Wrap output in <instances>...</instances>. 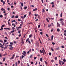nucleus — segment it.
I'll return each instance as SVG.
<instances>
[{"label":"nucleus","instance_id":"obj_1","mask_svg":"<svg viewBox=\"0 0 66 66\" xmlns=\"http://www.w3.org/2000/svg\"><path fill=\"white\" fill-rule=\"evenodd\" d=\"M60 21H61V24L62 26H64V23L63 22L62 20H64V19H61L59 20Z\"/></svg>","mask_w":66,"mask_h":66},{"label":"nucleus","instance_id":"obj_2","mask_svg":"<svg viewBox=\"0 0 66 66\" xmlns=\"http://www.w3.org/2000/svg\"><path fill=\"white\" fill-rule=\"evenodd\" d=\"M15 55L14 54H13V55L12 56V57H11L10 58V60H13V59H14V57H15Z\"/></svg>","mask_w":66,"mask_h":66},{"label":"nucleus","instance_id":"obj_3","mask_svg":"<svg viewBox=\"0 0 66 66\" xmlns=\"http://www.w3.org/2000/svg\"><path fill=\"white\" fill-rule=\"evenodd\" d=\"M4 30H10V29L9 28H4Z\"/></svg>","mask_w":66,"mask_h":66},{"label":"nucleus","instance_id":"obj_4","mask_svg":"<svg viewBox=\"0 0 66 66\" xmlns=\"http://www.w3.org/2000/svg\"><path fill=\"white\" fill-rule=\"evenodd\" d=\"M57 27H60V24L59 22L57 23Z\"/></svg>","mask_w":66,"mask_h":66},{"label":"nucleus","instance_id":"obj_5","mask_svg":"<svg viewBox=\"0 0 66 66\" xmlns=\"http://www.w3.org/2000/svg\"><path fill=\"white\" fill-rule=\"evenodd\" d=\"M59 63L60 65H61V64L62 63V61H61L60 60H59Z\"/></svg>","mask_w":66,"mask_h":66},{"label":"nucleus","instance_id":"obj_6","mask_svg":"<svg viewBox=\"0 0 66 66\" xmlns=\"http://www.w3.org/2000/svg\"><path fill=\"white\" fill-rule=\"evenodd\" d=\"M42 53L43 52H45V53H46V52H45V50H44V49H43V50H42Z\"/></svg>","mask_w":66,"mask_h":66},{"label":"nucleus","instance_id":"obj_7","mask_svg":"<svg viewBox=\"0 0 66 66\" xmlns=\"http://www.w3.org/2000/svg\"><path fill=\"white\" fill-rule=\"evenodd\" d=\"M8 47V45H7L4 48V50L5 49H6L7 48V47Z\"/></svg>","mask_w":66,"mask_h":66},{"label":"nucleus","instance_id":"obj_8","mask_svg":"<svg viewBox=\"0 0 66 66\" xmlns=\"http://www.w3.org/2000/svg\"><path fill=\"white\" fill-rule=\"evenodd\" d=\"M53 35H52L51 36V40H53Z\"/></svg>","mask_w":66,"mask_h":66},{"label":"nucleus","instance_id":"obj_9","mask_svg":"<svg viewBox=\"0 0 66 66\" xmlns=\"http://www.w3.org/2000/svg\"><path fill=\"white\" fill-rule=\"evenodd\" d=\"M36 10H37V8H35L33 9V11H35Z\"/></svg>","mask_w":66,"mask_h":66},{"label":"nucleus","instance_id":"obj_10","mask_svg":"<svg viewBox=\"0 0 66 66\" xmlns=\"http://www.w3.org/2000/svg\"><path fill=\"white\" fill-rule=\"evenodd\" d=\"M9 49H10V50H13V48L11 47L9 48Z\"/></svg>","mask_w":66,"mask_h":66},{"label":"nucleus","instance_id":"obj_11","mask_svg":"<svg viewBox=\"0 0 66 66\" xmlns=\"http://www.w3.org/2000/svg\"><path fill=\"white\" fill-rule=\"evenodd\" d=\"M1 11H5V9H3V8H1Z\"/></svg>","mask_w":66,"mask_h":66},{"label":"nucleus","instance_id":"obj_12","mask_svg":"<svg viewBox=\"0 0 66 66\" xmlns=\"http://www.w3.org/2000/svg\"><path fill=\"white\" fill-rule=\"evenodd\" d=\"M21 43L22 44H23V39H22V40Z\"/></svg>","mask_w":66,"mask_h":66},{"label":"nucleus","instance_id":"obj_13","mask_svg":"<svg viewBox=\"0 0 66 66\" xmlns=\"http://www.w3.org/2000/svg\"><path fill=\"white\" fill-rule=\"evenodd\" d=\"M40 60L41 62H42V61H43V59L42 58H40Z\"/></svg>","mask_w":66,"mask_h":66},{"label":"nucleus","instance_id":"obj_14","mask_svg":"<svg viewBox=\"0 0 66 66\" xmlns=\"http://www.w3.org/2000/svg\"><path fill=\"white\" fill-rule=\"evenodd\" d=\"M15 32V30H12L10 32V34H11L12 33H13Z\"/></svg>","mask_w":66,"mask_h":66},{"label":"nucleus","instance_id":"obj_15","mask_svg":"<svg viewBox=\"0 0 66 66\" xmlns=\"http://www.w3.org/2000/svg\"><path fill=\"white\" fill-rule=\"evenodd\" d=\"M45 64L46 66H48V63L46 61H45Z\"/></svg>","mask_w":66,"mask_h":66},{"label":"nucleus","instance_id":"obj_16","mask_svg":"<svg viewBox=\"0 0 66 66\" xmlns=\"http://www.w3.org/2000/svg\"><path fill=\"white\" fill-rule=\"evenodd\" d=\"M5 2H3V6H4V4H5Z\"/></svg>","mask_w":66,"mask_h":66},{"label":"nucleus","instance_id":"obj_17","mask_svg":"<svg viewBox=\"0 0 66 66\" xmlns=\"http://www.w3.org/2000/svg\"><path fill=\"white\" fill-rule=\"evenodd\" d=\"M8 24L9 26H11V24L9 22H8Z\"/></svg>","mask_w":66,"mask_h":66},{"label":"nucleus","instance_id":"obj_18","mask_svg":"<svg viewBox=\"0 0 66 66\" xmlns=\"http://www.w3.org/2000/svg\"><path fill=\"white\" fill-rule=\"evenodd\" d=\"M42 11L43 13L45 12V9H43Z\"/></svg>","mask_w":66,"mask_h":66},{"label":"nucleus","instance_id":"obj_19","mask_svg":"<svg viewBox=\"0 0 66 66\" xmlns=\"http://www.w3.org/2000/svg\"><path fill=\"white\" fill-rule=\"evenodd\" d=\"M46 19L47 22H49V20H48V19L47 18H46Z\"/></svg>","mask_w":66,"mask_h":66},{"label":"nucleus","instance_id":"obj_20","mask_svg":"<svg viewBox=\"0 0 66 66\" xmlns=\"http://www.w3.org/2000/svg\"><path fill=\"white\" fill-rule=\"evenodd\" d=\"M33 24V23L32 22H30L28 23V24Z\"/></svg>","mask_w":66,"mask_h":66},{"label":"nucleus","instance_id":"obj_21","mask_svg":"<svg viewBox=\"0 0 66 66\" xmlns=\"http://www.w3.org/2000/svg\"><path fill=\"white\" fill-rule=\"evenodd\" d=\"M10 44L11 45H13V42H10Z\"/></svg>","mask_w":66,"mask_h":66},{"label":"nucleus","instance_id":"obj_22","mask_svg":"<svg viewBox=\"0 0 66 66\" xmlns=\"http://www.w3.org/2000/svg\"><path fill=\"white\" fill-rule=\"evenodd\" d=\"M29 15H31V14H32V13H31V12L30 11L29 12Z\"/></svg>","mask_w":66,"mask_h":66},{"label":"nucleus","instance_id":"obj_23","mask_svg":"<svg viewBox=\"0 0 66 66\" xmlns=\"http://www.w3.org/2000/svg\"><path fill=\"white\" fill-rule=\"evenodd\" d=\"M52 7L53 8L54 7V4H53L52 5Z\"/></svg>","mask_w":66,"mask_h":66},{"label":"nucleus","instance_id":"obj_24","mask_svg":"<svg viewBox=\"0 0 66 66\" xmlns=\"http://www.w3.org/2000/svg\"><path fill=\"white\" fill-rule=\"evenodd\" d=\"M63 61L64 62H66V60L65 59H64L63 60Z\"/></svg>","mask_w":66,"mask_h":66},{"label":"nucleus","instance_id":"obj_25","mask_svg":"<svg viewBox=\"0 0 66 66\" xmlns=\"http://www.w3.org/2000/svg\"><path fill=\"white\" fill-rule=\"evenodd\" d=\"M3 28L2 27H1V29H0V31H2V30H3Z\"/></svg>","mask_w":66,"mask_h":66},{"label":"nucleus","instance_id":"obj_26","mask_svg":"<svg viewBox=\"0 0 66 66\" xmlns=\"http://www.w3.org/2000/svg\"><path fill=\"white\" fill-rule=\"evenodd\" d=\"M32 37V35H30L29 36V38H31Z\"/></svg>","mask_w":66,"mask_h":66},{"label":"nucleus","instance_id":"obj_27","mask_svg":"<svg viewBox=\"0 0 66 66\" xmlns=\"http://www.w3.org/2000/svg\"><path fill=\"white\" fill-rule=\"evenodd\" d=\"M29 38L27 39L26 41V42H27L28 41V40H29Z\"/></svg>","mask_w":66,"mask_h":66},{"label":"nucleus","instance_id":"obj_28","mask_svg":"<svg viewBox=\"0 0 66 66\" xmlns=\"http://www.w3.org/2000/svg\"><path fill=\"white\" fill-rule=\"evenodd\" d=\"M62 16H63V15H62V13H61L60 15V16L61 17H62Z\"/></svg>","mask_w":66,"mask_h":66},{"label":"nucleus","instance_id":"obj_29","mask_svg":"<svg viewBox=\"0 0 66 66\" xmlns=\"http://www.w3.org/2000/svg\"><path fill=\"white\" fill-rule=\"evenodd\" d=\"M46 35L47 37H49V35L47 34H46Z\"/></svg>","mask_w":66,"mask_h":66},{"label":"nucleus","instance_id":"obj_30","mask_svg":"<svg viewBox=\"0 0 66 66\" xmlns=\"http://www.w3.org/2000/svg\"><path fill=\"white\" fill-rule=\"evenodd\" d=\"M22 54L24 55V56H26V54H24V53H22Z\"/></svg>","mask_w":66,"mask_h":66},{"label":"nucleus","instance_id":"obj_31","mask_svg":"<svg viewBox=\"0 0 66 66\" xmlns=\"http://www.w3.org/2000/svg\"><path fill=\"white\" fill-rule=\"evenodd\" d=\"M5 58H4L3 59V61H5Z\"/></svg>","mask_w":66,"mask_h":66},{"label":"nucleus","instance_id":"obj_32","mask_svg":"<svg viewBox=\"0 0 66 66\" xmlns=\"http://www.w3.org/2000/svg\"><path fill=\"white\" fill-rule=\"evenodd\" d=\"M52 44L54 45H55V43L54 42H53L52 43Z\"/></svg>","mask_w":66,"mask_h":66},{"label":"nucleus","instance_id":"obj_33","mask_svg":"<svg viewBox=\"0 0 66 66\" xmlns=\"http://www.w3.org/2000/svg\"><path fill=\"white\" fill-rule=\"evenodd\" d=\"M15 65L16 66H17V62H16L15 63Z\"/></svg>","mask_w":66,"mask_h":66},{"label":"nucleus","instance_id":"obj_34","mask_svg":"<svg viewBox=\"0 0 66 66\" xmlns=\"http://www.w3.org/2000/svg\"><path fill=\"white\" fill-rule=\"evenodd\" d=\"M21 6L22 7L23 6V3H21Z\"/></svg>","mask_w":66,"mask_h":66},{"label":"nucleus","instance_id":"obj_35","mask_svg":"<svg viewBox=\"0 0 66 66\" xmlns=\"http://www.w3.org/2000/svg\"><path fill=\"white\" fill-rule=\"evenodd\" d=\"M51 19H52V20H53L54 19V18H50Z\"/></svg>","mask_w":66,"mask_h":66},{"label":"nucleus","instance_id":"obj_36","mask_svg":"<svg viewBox=\"0 0 66 66\" xmlns=\"http://www.w3.org/2000/svg\"><path fill=\"white\" fill-rule=\"evenodd\" d=\"M54 3L53 2H52L51 3V4H52V5H53V4H54Z\"/></svg>","mask_w":66,"mask_h":66},{"label":"nucleus","instance_id":"obj_37","mask_svg":"<svg viewBox=\"0 0 66 66\" xmlns=\"http://www.w3.org/2000/svg\"><path fill=\"white\" fill-rule=\"evenodd\" d=\"M27 16V15H24V16H23V17H24V18H25V17H26V16Z\"/></svg>","mask_w":66,"mask_h":66},{"label":"nucleus","instance_id":"obj_38","mask_svg":"<svg viewBox=\"0 0 66 66\" xmlns=\"http://www.w3.org/2000/svg\"><path fill=\"white\" fill-rule=\"evenodd\" d=\"M55 60H57V57H56L55 58Z\"/></svg>","mask_w":66,"mask_h":66},{"label":"nucleus","instance_id":"obj_39","mask_svg":"<svg viewBox=\"0 0 66 66\" xmlns=\"http://www.w3.org/2000/svg\"><path fill=\"white\" fill-rule=\"evenodd\" d=\"M18 36L19 37H20L21 36V34H19V35Z\"/></svg>","mask_w":66,"mask_h":66},{"label":"nucleus","instance_id":"obj_40","mask_svg":"<svg viewBox=\"0 0 66 66\" xmlns=\"http://www.w3.org/2000/svg\"><path fill=\"white\" fill-rule=\"evenodd\" d=\"M0 47H1V48H4L2 46H0Z\"/></svg>","mask_w":66,"mask_h":66},{"label":"nucleus","instance_id":"obj_41","mask_svg":"<svg viewBox=\"0 0 66 66\" xmlns=\"http://www.w3.org/2000/svg\"><path fill=\"white\" fill-rule=\"evenodd\" d=\"M59 49L60 48L59 47H58L56 48V50H59Z\"/></svg>","mask_w":66,"mask_h":66},{"label":"nucleus","instance_id":"obj_42","mask_svg":"<svg viewBox=\"0 0 66 66\" xmlns=\"http://www.w3.org/2000/svg\"><path fill=\"white\" fill-rule=\"evenodd\" d=\"M61 47L62 48H65V46H61Z\"/></svg>","mask_w":66,"mask_h":66},{"label":"nucleus","instance_id":"obj_43","mask_svg":"<svg viewBox=\"0 0 66 66\" xmlns=\"http://www.w3.org/2000/svg\"><path fill=\"white\" fill-rule=\"evenodd\" d=\"M57 31H58V32H60V29H57Z\"/></svg>","mask_w":66,"mask_h":66},{"label":"nucleus","instance_id":"obj_44","mask_svg":"<svg viewBox=\"0 0 66 66\" xmlns=\"http://www.w3.org/2000/svg\"><path fill=\"white\" fill-rule=\"evenodd\" d=\"M51 50L52 51H54V50L52 48H51Z\"/></svg>","mask_w":66,"mask_h":66},{"label":"nucleus","instance_id":"obj_45","mask_svg":"<svg viewBox=\"0 0 66 66\" xmlns=\"http://www.w3.org/2000/svg\"><path fill=\"white\" fill-rule=\"evenodd\" d=\"M32 57V55H31L29 57L30 59V58H31V57Z\"/></svg>","mask_w":66,"mask_h":66},{"label":"nucleus","instance_id":"obj_46","mask_svg":"<svg viewBox=\"0 0 66 66\" xmlns=\"http://www.w3.org/2000/svg\"><path fill=\"white\" fill-rule=\"evenodd\" d=\"M7 53H6L4 55H3L4 56H5V55H7Z\"/></svg>","mask_w":66,"mask_h":66},{"label":"nucleus","instance_id":"obj_47","mask_svg":"<svg viewBox=\"0 0 66 66\" xmlns=\"http://www.w3.org/2000/svg\"><path fill=\"white\" fill-rule=\"evenodd\" d=\"M34 16H38V15L35 14Z\"/></svg>","mask_w":66,"mask_h":66},{"label":"nucleus","instance_id":"obj_48","mask_svg":"<svg viewBox=\"0 0 66 66\" xmlns=\"http://www.w3.org/2000/svg\"><path fill=\"white\" fill-rule=\"evenodd\" d=\"M0 42H1V43H3V41L2 40H0Z\"/></svg>","mask_w":66,"mask_h":66},{"label":"nucleus","instance_id":"obj_49","mask_svg":"<svg viewBox=\"0 0 66 66\" xmlns=\"http://www.w3.org/2000/svg\"><path fill=\"white\" fill-rule=\"evenodd\" d=\"M9 47H13V45H9Z\"/></svg>","mask_w":66,"mask_h":66},{"label":"nucleus","instance_id":"obj_50","mask_svg":"<svg viewBox=\"0 0 66 66\" xmlns=\"http://www.w3.org/2000/svg\"><path fill=\"white\" fill-rule=\"evenodd\" d=\"M50 26H51V25H48V28H49Z\"/></svg>","mask_w":66,"mask_h":66},{"label":"nucleus","instance_id":"obj_51","mask_svg":"<svg viewBox=\"0 0 66 66\" xmlns=\"http://www.w3.org/2000/svg\"><path fill=\"white\" fill-rule=\"evenodd\" d=\"M18 64H19V63H20V61L19 60H18Z\"/></svg>","mask_w":66,"mask_h":66},{"label":"nucleus","instance_id":"obj_52","mask_svg":"<svg viewBox=\"0 0 66 66\" xmlns=\"http://www.w3.org/2000/svg\"><path fill=\"white\" fill-rule=\"evenodd\" d=\"M18 15H16L15 16V18H18Z\"/></svg>","mask_w":66,"mask_h":66},{"label":"nucleus","instance_id":"obj_53","mask_svg":"<svg viewBox=\"0 0 66 66\" xmlns=\"http://www.w3.org/2000/svg\"><path fill=\"white\" fill-rule=\"evenodd\" d=\"M21 18H22V19H24V17H23V16H21Z\"/></svg>","mask_w":66,"mask_h":66},{"label":"nucleus","instance_id":"obj_54","mask_svg":"<svg viewBox=\"0 0 66 66\" xmlns=\"http://www.w3.org/2000/svg\"><path fill=\"white\" fill-rule=\"evenodd\" d=\"M28 42L29 43V44H31V42H30V41L28 40Z\"/></svg>","mask_w":66,"mask_h":66},{"label":"nucleus","instance_id":"obj_55","mask_svg":"<svg viewBox=\"0 0 66 66\" xmlns=\"http://www.w3.org/2000/svg\"><path fill=\"white\" fill-rule=\"evenodd\" d=\"M20 32H20V31H18V33H20Z\"/></svg>","mask_w":66,"mask_h":66},{"label":"nucleus","instance_id":"obj_56","mask_svg":"<svg viewBox=\"0 0 66 66\" xmlns=\"http://www.w3.org/2000/svg\"><path fill=\"white\" fill-rule=\"evenodd\" d=\"M4 27V25H2V27Z\"/></svg>","mask_w":66,"mask_h":66},{"label":"nucleus","instance_id":"obj_57","mask_svg":"<svg viewBox=\"0 0 66 66\" xmlns=\"http://www.w3.org/2000/svg\"><path fill=\"white\" fill-rule=\"evenodd\" d=\"M5 38H6V39H8V38H7V37H5Z\"/></svg>","mask_w":66,"mask_h":66},{"label":"nucleus","instance_id":"obj_58","mask_svg":"<svg viewBox=\"0 0 66 66\" xmlns=\"http://www.w3.org/2000/svg\"><path fill=\"white\" fill-rule=\"evenodd\" d=\"M64 62H63L62 63L61 65H64Z\"/></svg>","mask_w":66,"mask_h":66},{"label":"nucleus","instance_id":"obj_59","mask_svg":"<svg viewBox=\"0 0 66 66\" xmlns=\"http://www.w3.org/2000/svg\"><path fill=\"white\" fill-rule=\"evenodd\" d=\"M0 17L1 18L2 17V15H0Z\"/></svg>","mask_w":66,"mask_h":66},{"label":"nucleus","instance_id":"obj_60","mask_svg":"<svg viewBox=\"0 0 66 66\" xmlns=\"http://www.w3.org/2000/svg\"><path fill=\"white\" fill-rule=\"evenodd\" d=\"M12 30H14V29H15V28H14V27H12Z\"/></svg>","mask_w":66,"mask_h":66},{"label":"nucleus","instance_id":"obj_61","mask_svg":"<svg viewBox=\"0 0 66 66\" xmlns=\"http://www.w3.org/2000/svg\"><path fill=\"white\" fill-rule=\"evenodd\" d=\"M23 53H24L25 54H26V52H25V51H23Z\"/></svg>","mask_w":66,"mask_h":66},{"label":"nucleus","instance_id":"obj_62","mask_svg":"<svg viewBox=\"0 0 66 66\" xmlns=\"http://www.w3.org/2000/svg\"><path fill=\"white\" fill-rule=\"evenodd\" d=\"M40 27V25H38V28H39Z\"/></svg>","mask_w":66,"mask_h":66},{"label":"nucleus","instance_id":"obj_63","mask_svg":"<svg viewBox=\"0 0 66 66\" xmlns=\"http://www.w3.org/2000/svg\"><path fill=\"white\" fill-rule=\"evenodd\" d=\"M1 2H3V0H1Z\"/></svg>","mask_w":66,"mask_h":66},{"label":"nucleus","instance_id":"obj_64","mask_svg":"<svg viewBox=\"0 0 66 66\" xmlns=\"http://www.w3.org/2000/svg\"><path fill=\"white\" fill-rule=\"evenodd\" d=\"M64 34L65 35V36H66V33L65 32L64 33Z\"/></svg>","mask_w":66,"mask_h":66}]
</instances>
